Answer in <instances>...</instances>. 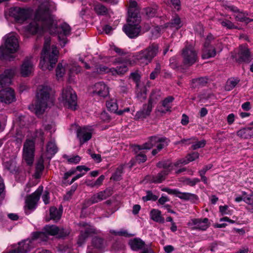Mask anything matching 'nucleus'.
<instances>
[{
    "label": "nucleus",
    "mask_w": 253,
    "mask_h": 253,
    "mask_svg": "<svg viewBox=\"0 0 253 253\" xmlns=\"http://www.w3.org/2000/svg\"><path fill=\"white\" fill-rule=\"evenodd\" d=\"M34 70V63L32 58L25 59L20 68V73L23 77H27L32 74Z\"/></svg>",
    "instance_id": "nucleus-19"
},
{
    "label": "nucleus",
    "mask_w": 253,
    "mask_h": 253,
    "mask_svg": "<svg viewBox=\"0 0 253 253\" xmlns=\"http://www.w3.org/2000/svg\"><path fill=\"white\" fill-rule=\"evenodd\" d=\"M173 100V98L171 96H169L163 101L162 105L164 107V109L161 110H159V111L163 113H165L167 112L170 111L171 103Z\"/></svg>",
    "instance_id": "nucleus-33"
},
{
    "label": "nucleus",
    "mask_w": 253,
    "mask_h": 253,
    "mask_svg": "<svg viewBox=\"0 0 253 253\" xmlns=\"http://www.w3.org/2000/svg\"><path fill=\"white\" fill-rule=\"evenodd\" d=\"M207 79L206 78L193 79L192 81V86L196 87L198 86L204 85L207 83Z\"/></svg>",
    "instance_id": "nucleus-40"
},
{
    "label": "nucleus",
    "mask_w": 253,
    "mask_h": 253,
    "mask_svg": "<svg viewBox=\"0 0 253 253\" xmlns=\"http://www.w3.org/2000/svg\"><path fill=\"white\" fill-rule=\"evenodd\" d=\"M36 177L37 178L39 177L41 172L43 169L44 166L43 165L42 161H39L37 165H36Z\"/></svg>",
    "instance_id": "nucleus-46"
},
{
    "label": "nucleus",
    "mask_w": 253,
    "mask_h": 253,
    "mask_svg": "<svg viewBox=\"0 0 253 253\" xmlns=\"http://www.w3.org/2000/svg\"><path fill=\"white\" fill-rule=\"evenodd\" d=\"M106 244V242L100 238L95 237L92 240V245L96 249H102L105 247Z\"/></svg>",
    "instance_id": "nucleus-37"
},
{
    "label": "nucleus",
    "mask_w": 253,
    "mask_h": 253,
    "mask_svg": "<svg viewBox=\"0 0 253 253\" xmlns=\"http://www.w3.org/2000/svg\"><path fill=\"white\" fill-rule=\"evenodd\" d=\"M50 42L49 39H45L41 53L40 66L44 71L52 70L58 59L59 51L56 46L50 45Z\"/></svg>",
    "instance_id": "nucleus-5"
},
{
    "label": "nucleus",
    "mask_w": 253,
    "mask_h": 253,
    "mask_svg": "<svg viewBox=\"0 0 253 253\" xmlns=\"http://www.w3.org/2000/svg\"><path fill=\"white\" fill-rule=\"evenodd\" d=\"M4 44L0 47V59L10 60L14 58V53L19 48L18 35L13 32L3 37Z\"/></svg>",
    "instance_id": "nucleus-6"
},
{
    "label": "nucleus",
    "mask_w": 253,
    "mask_h": 253,
    "mask_svg": "<svg viewBox=\"0 0 253 253\" xmlns=\"http://www.w3.org/2000/svg\"><path fill=\"white\" fill-rule=\"evenodd\" d=\"M129 245L131 249L135 251L143 249L145 247L144 242L140 239H134L129 242Z\"/></svg>",
    "instance_id": "nucleus-27"
},
{
    "label": "nucleus",
    "mask_w": 253,
    "mask_h": 253,
    "mask_svg": "<svg viewBox=\"0 0 253 253\" xmlns=\"http://www.w3.org/2000/svg\"><path fill=\"white\" fill-rule=\"evenodd\" d=\"M88 154L96 162L100 163L101 161V156L99 154L93 153L90 150H88Z\"/></svg>",
    "instance_id": "nucleus-52"
},
{
    "label": "nucleus",
    "mask_w": 253,
    "mask_h": 253,
    "mask_svg": "<svg viewBox=\"0 0 253 253\" xmlns=\"http://www.w3.org/2000/svg\"><path fill=\"white\" fill-rule=\"evenodd\" d=\"M140 19L137 22L136 18H128V24L123 27V31L130 38H134L137 37L140 33V26L139 24Z\"/></svg>",
    "instance_id": "nucleus-11"
},
{
    "label": "nucleus",
    "mask_w": 253,
    "mask_h": 253,
    "mask_svg": "<svg viewBox=\"0 0 253 253\" xmlns=\"http://www.w3.org/2000/svg\"><path fill=\"white\" fill-rule=\"evenodd\" d=\"M82 69L76 63L61 62L58 64L56 69V76L58 80H62L66 75L69 81H73L77 75L81 72Z\"/></svg>",
    "instance_id": "nucleus-7"
},
{
    "label": "nucleus",
    "mask_w": 253,
    "mask_h": 253,
    "mask_svg": "<svg viewBox=\"0 0 253 253\" xmlns=\"http://www.w3.org/2000/svg\"><path fill=\"white\" fill-rule=\"evenodd\" d=\"M106 106L107 108L111 111L115 112L117 111L118 106L116 103V101L114 99H111L108 101L106 103Z\"/></svg>",
    "instance_id": "nucleus-42"
},
{
    "label": "nucleus",
    "mask_w": 253,
    "mask_h": 253,
    "mask_svg": "<svg viewBox=\"0 0 253 253\" xmlns=\"http://www.w3.org/2000/svg\"><path fill=\"white\" fill-rule=\"evenodd\" d=\"M189 122L188 118L185 115H182V118L181 121L183 125H186Z\"/></svg>",
    "instance_id": "nucleus-64"
},
{
    "label": "nucleus",
    "mask_w": 253,
    "mask_h": 253,
    "mask_svg": "<svg viewBox=\"0 0 253 253\" xmlns=\"http://www.w3.org/2000/svg\"><path fill=\"white\" fill-rule=\"evenodd\" d=\"M75 191V188L73 190H70V191L68 192L64 196V199L65 200H69L71 196H72L73 193Z\"/></svg>",
    "instance_id": "nucleus-58"
},
{
    "label": "nucleus",
    "mask_w": 253,
    "mask_h": 253,
    "mask_svg": "<svg viewBox=\"0 0 253 253\" xmlns=\"http://www.w3.org/2000/svg\"><path fill=\"white\" fill-rule=\"evenodd\" d=\"M199 156V154L197 152H193L191 154H188L185 158L178 161L175 164V166H178L179 164L186 165L198 159Z\"/></svg>",
    "instance_id": "nucleus-28"
},
{
    "label": "nucleus",
    "mask_w": 253,
    "mask_h": 253,
    "mask_svg": "<svg viewBox=\"0 0 253 253\" xmlns=\"http://www.w3.org/2000/svg\"><path fill=\"white\" fill-rule=\"evenodd\" d=\"M42 191L43 187L40 186L34 193L27 198L26 207L29 210H34L35 209L36 204L39 200L40 195Z\"/></svg>",
    "instance_id": "nucleus-18"
},
{
    "label": "nucleus",
    "mask_w": 253,
    "mask_h": 253,
    "mask_svg": "<svg viewBox=\"0 0 253 253\" xmlns=\"http://www.w3.org/2000/svg\"><path fill=\"white\" fill-rule=\"evenodd\" d=\"M76 169V170H78L80 172L82 171V170H83L85 171H88L89 170V169L88 168H87L84 166H79L77 167Z\"/></svg>",
    "instance_id": "nucleus-61"
},
{
    "label": "nucleus",
    "mask_w": 253,
    "mask_h": 253,
    "mask_svg": "<svg viewBox=\"0 0 253 253\" xmlns=\"http://www.w3.org/2000/svg\"><path fill=\"white\" fill-rule=\"evenodd\" d=\"M43 133L41 129H40V130H37L34 133L33 135L31 136V137L33 139H39L41 140V141L42 142H43Z\"/></svg>",
    "instance_id": "nucleus-48"
},
{
    "label": "nucleus",
    "mask_w": 253,
    "mask_h": 253,
    "mask_svg": "<svg viewBox=\"0 0 253 253\" xmlns=\"http://www.w3.org/2000/svg\"><path fill=\"white\" fill-rule=\"evenodd\" d=\"M219 209V211L222 215H231L232 214V212L228 210V207L227 206H220Z\"/></svg>",
    "instance_id": "nucleus-49"
},
{
    "label": "nucleus",
    "mask_w": 253,
    "mask_h": 253,
    "mask_svg": "<svg viewBox=\"0 0 253 253\" xmlns=\"http://www.w3.org/2000/svg\"><path fill=\"white\" fill-rule=\"evenodd\" d=\"M212 38V36L207 37V41L205 43L203 51L202 57L204 59H208L213 57L216 55V49L214 47L210 45L208 41Z\"/></svg>",
    "instance_id": "nucleus-20"
},
{
    "label": "nucleus",
    "mask_w": 253,
    "mask_h": 253,
    "mask_svg": "<svg viewBox=\"0 0 253 253\" xmlns=\"http://www.w3.org/2000/svg\"><path fill=\"white\" fill-rule=\"evenodd\" d=\"M103 30L107 34H110L112 31L113 29L109 25H105L103 28Z\"/></svg>",
    "instance_id": "nucleus-60"
},
{
    "label": "nucleus",
    "mask_w": 253,
    "mask_h": 253,
    "mask_svg": "<svg viewBox=\"0 0 253 253\" xmlns=\"http://www.w3.org/2000/svg\"><path fill=\"white\" fill-rule=\"evenodd\" d=\"M139 13V10L137 7V2L134 0H130L128 9V18H136V21L138 22L140 19Z\"/></svg>",
    "instance_id": "nucleus-24"
},
{
    "label": "nucleus",
    "mask_w": 253,
    "mask_h": 253,
    "mask_svg": "<svg viewBox=\"0 0 253 253\" xmlns=\"http://www.w3.org/2000/svg\"><path fill=\"white\" fill-rule=\"evenodd\" d=\"M94 10L98 15H104L107 13V8L104 5L100 3L94 5Z\"/></svg>",
    "instance_id": "nucleus-38"
},
{
    "label": "nucleus",
    "mask_w": 253,
    "mask_h": 253,
    "mask_svg": "<svg viewBox=\"0 0 253 253\" xmlns=\"http://www.w3.org/2000/svg\"><path fill=\"white\" fill-rule=\"evenodd\" d=\"M168 145V141L166 138L155 136L151 137L149 140L143 145L141 149L149 150L153 147H156V149H153L152 152V155H155L158 152Z\"/></svg>",
    "instance_id": "nucleus-9"
},
{
    "label": "nucleus",
    "mask_w": 253,
    "mask_h": 253,
    "mask_svg": "<svg viewBox=\"0 0 253 253\" xmlns=\"http://www.w3.org/2000/svg\"><path fill=\"white\" fill-rule=\"evenodd\" d=\"M61 213V211H58L56 208L51 207L50 209V218L54 221H57L60 218Z\"/></svg>",
    "instance_id": "nucleus-36"
},
{
    "label": "nucleus",
    "mask_w": 253,
    "mask_h": 253,
    "mask_svg": "<svg viewBox=\"0 0 253 253\" xmlns=\"http://www.w3.org/2000/svg\"><path fill=\"white\" fill-rule=\"evenodd\" d=\"M238 136L244 138L248 139L253 136V128L251 127L243 128L237 132Z\"/></svg>",
    "instance_id": "nucleus-29"
},
{
    "label": "nucleus",
    "mask_w": 253,
    "mask_h": 253,
    "mask_svg": "<svg viewBox=\"0 0 253 253\" xmlns=\"http://www.w3.org/2000/svg\"><path fill=\"white\" fill-rule=\"evenodd\" d=\"M54 7V4L49 1L40 5L36 12L34 20L24 28V33L27 37L35 34L41 35L46 32L57 34L60 45L64 46L67 41V37L70 34L71 28L67 23L57 27V20L51 14Z\"/></svg>",
    "instance_id": "nucleus-1"
},
{
    "label": "nucleus",
    "mask_w": 253,
    "mask_h": 253,
    "mask_svg": "<svg viewBox=\"0 0 253 253\" xmlns=\"http://www.w3.org/2000/svg\"><path fill=\"white\" fill-rule=\"evenodd\" d=\"M220 24L223 27L227 29H233L237 28V27L231 21L228 20L222 21Z\"/></svg>",
    "instance_id": "nucleus-43"
},
{
    "label": "nucleus",
    "mask_w": 253,
    "mask_h": 253,
    "mask_svg": "<svg viewBox=\"0 0 253 253\" xmlns=\"http://www.w3.org/2000/svg\"><path fill=\"white\" fill-rule=\"evenodd\" d=\"M151 218L157 222L164 223L165 219L162 216L161 212L158 210L153 209L150 212Z\"/></svg>",
    "instance_id": "nucleus-30"
},
{
    "label": "nucleus",
    "mask_w": 253,
    "mask_h": 253,
    "mask_svg": "<svg viewBox=\"0 0 253 253\" xmlns=\"http://www.w3.org/2000/svg\"><path fill=\"white\" fill-rule=\"evenodd\" d=\"M243 201L248 205V210L253 212V192L250 194L243 192Z\"/></svg>",
    "instance_id": "nucleus-32"
},
{
    "label": "nucleus",
    "mask_w": 253,
    "mask_h": 253,
    "mask_svg": "<svg viewBox=\"0 0 253 253\" xmlns=\"http://www.w3.org/2000/svg\"><path fill=\"white\" fill-rule=\"evenodd\" d=\"M169 200L168 199V198L167 197V196H162L159 199V203L161 204V205H163L166 202H167V201H168Z\"/></svg>",
    "instance_id": "nucleus-59"
},
{
    "label": "nucleus",
    "mask_w": 253,
    "mask_h": 253,
    "mask_svg": "<svg viewBox=\"0 0 253 253\" xmlns=\"http://www.w3.org/2000/svg\"><path fill=\"white\" fill-rule=\"evenodd\" d=\"M105 177L104 175H102L100 176L95 181L93 186H99L100 185L102 181L104 180Z\"/></svg>",
    "instance_id": "nucleus-57"
},
{
    "label": "nucleus",
    "mask_w": 253,
    "mask_h": 253,
    "mask_svg": "<svg viewBox=\"0 0 253 253\" xmlns=\"http://www.w3.org/2000/svg\"><path fill=\"white\" fill-rule=\"evenodd\" d=\"M106 198V195L104 192H100L94 195L90 199L89 202L90 204L98 203Z\"/></svg>",
    "instance_id": "nucleus-35"
},
{
    "label": "nucleus",
    "mask_w": 253,
    "mask_h": 253,
    "mask_svg": "<svg viewBox=\"0 0 253 253\" xmlns=\"http://www.w3.org/2000/svg\"><path fill=\"white\" fill-rule=\"evenodd\" d=\"M93 132V128L91 126H84L79 129L77 135L81 144L90 140Z\"/></svg>",
    "instance_id": "nucleus-16"
},
{
    "label": "nucleus",
    "mask_w": 253,
    "mask_h": 253,
    "mask_svg": "<svg viewBox=\"0 0 253 253\" xmlns=\"http://www.w3.org/2000/svg\"><path fill=\"white\" fill-rule=\"evenodd\" d=\"M236 60L239 62H249L251 60V54L249 49L246 45L239 46L233 56Z\"/></svg>",
    "instance_id": "nucleus-17"
},
{
    "label": "nucleus",
    "mask_w": 253,
    "mask_h": 253,
    "mask_svg": "<svg viewBox=\"0 0 253 253\" xmlns=\"http://www.w3.org/2000/svg\"><path fill=\"white\" fill-rule=\"evenodd\" d=\"M227 8L231 11L236 13L235 17V19L238 21L248 23L253 20L252 19H250L247 17L248 15L247 13L240 11L237 7L233 5H231L228 6Z\"/></svg>",
    "instance_id": "nucleus-21"
},
{
    "label": "nucleus",
    "mask_w": 253,
    "mask_h": 253,
    "mask_svg": "<svg viewBox=\"0 0 253 253\" xmlns=\"http://www.w3.org/2000/svg\"><path fill=\"white\" fill-rule=\"evenodd\" d=\"M54 94V91L49 86H40L38 90L36 102L34 105L30 107V109L34 111L36 115L39 116L47 106L53 104Z\"/></svg>",
    "instance_id": "nucleus-4"
},
{
    "label": "nucleus",
    "mask_w": 253,
    "mask_h": 253,
    "mask_svg": "<svg viewBox=\"0 0 253 253\" xmlns=\"http://www.w3.org/2000/svg\"><path fill=\"white\" fill-rule=\"evenodd\" d=\"M140 210V206L139 205H135L133 207L132 212H133V214H136L138 213Z\"/></svg>",
    "instance_id": "nucleus-63"
},
{
    "label": "nucleus",
    "mask_w": 253,
    "mask_h": 253,
    "mask_svg": "<svg viewBox=\"0 0 253 253\" xmlns=\"http://www.w3.org/2000/svg\"><path fill=\"white\" fill-rule=\"evenodd\" d=\"M189 225L193 226V228L202 230L207 229L210 225L209 219L207 218L203 219H192L189 222Z\"/></svg>",
    "instance_id": "nucleus-22"
},
{
    "label": "nucleus",
    "mask_w": 253,
    "mask_h": 253,
    "mask_svg": "<svg viewBox=\"0 0 253 253\" xmlns=\"http://www.w3.org/2000/svg\"><path fill=\"white\" fill-rule=\"evenodd\" d=\"M146 159V155L140 153L136 156V161L138 163L144 162Z\"/></svg>",
    "instance_id": "nucleus-54"
},
{
    "label": "nucleus",
    "mask_w": 253,
    "mask_h": 253,
    "mask_svg": "<svg viewBox=\"0 0 253 253\" xmlns=\"http://www.w3.org/2000/svg\"><path fill=\"white\" fill-rule=\"evenodd\" d=\"M159 52V46L157 44H152L143 50L136 53L133 56L132 60H126L124 61L117 60L113 58H109V61L104 60L112 65L116 66V68H109L105 66L100 65L96 68L98 74L108 73L113 76L121 75L125 74L128 70V66L135 64L141 66L148 64L155 57Z\"/></svg>",
    "instance_id": "nucleus-2"
},
{
    "label": "nucleus",
    "mask_w": 253,
    "mask_h": 253,
    "mask_svg": "<svg viewBox=\"0 0 253 253\" xmlns=\"http://www.w3.org/2000/svg\"><path fill=\"white\" fill-rule=\"evenodd\" d=\"M182 57L184 64L191 65L194 64L197 59V54L192 44L186 45L183 50Z\"/></svg>",
    "instance_id": "nucleus-13"
},
{
    "label": "nucleus",
    "mask_w": 253,
    "mask_h": 253,
    "mask_svg": "<svg viewBox=\"0 0 253 253\" xmlns=\"http://www.w3.org/2000/svg\"><path fill=\"white\" fill-rule=\"evenodd\" d=\"M170 25L172 27L178 30L182 26V23L179 17L175 16L171 19Z\"/></svg>",
    "instance_id": "nucleus-39"
},
{
    "label": "nucleus",
    "mask_w": 253,
    "mask_h": 253,
    "mask_svg": "<svg viewBox=\"0 0 253 253\" xmlns=\"http://www.w3.org/2000/svg\"><path fill=\"white\" fill-rule=\"evenodd\" d=\"M82 227L81 235H80L77 243L79 246H81L84 243L86 239L91 234H97L98 230L95 229L92 226L86 223H81Z\"/></svg>",
    "instance_id": "nucleus-15"
},
{
    "label": "nucleus",
    "mask_w": 253,
    "mask_h": 253,
    "mask_svg": "<svg viewBox=\"0 0 253 253\" xmlns=\"http://www.w3.org/2000/svg\"><path fill=\"white\" fill-rule=\"evenodd\" d=\"M239 81L237 79H229L225 86V89L227 90H230L232 89L238 84Z\"/></svg>",
    "instance_id": "nucleus-41"
},
{
    "label": "nucleus",
    "mask_w": 253,
    "mask_h": 253,
    "mask_svg": "<svg viewBox=\"0 0 253 253\" xmlns=\"http://www.w3.org/2000/svg\"><path fill=\"white\" fill-rule=\"evenodd\" d=\"M142 199L144 201H147L149 200L155 201L157 199V197L155 195H154L151 192H148L147 195L143 197Z\"/></svg>",
    "instance_id": "nucleus-50"
},
{
    "label": "nucleus",
    "mask_w": 253,
    "mask_h": 253,
    "mask_svg": "<svg viewBox=\"0 0 253 253\" xmlns=\"http://www.w3.org/2000/svg\"><path fill=\"white\" fill-rule=\"evenodd\" d=\"M124 167L123 166H119L117 169L116 172L113 174L112 178L115 180H118L123 172Z\"/></svg>",
    "instance_id": "nucleus-44"
},
{
    "label": "nucleus",
    "mask_w": 253,
    "mask_h": 253,
    "mask_svg": "<svg viewBox=\"0 0 253 253\" xmlns=\"http://www.w3.org/2000/svg\"><path fill=\"white\" fill-rule=\"evenodd\" d=\"M33 10L31 8H21L20 7H11L9 10V15L13 17L16 22L23 23L30 18Z\"/></svg>",
    "instance_id": "nucleus-10"
},
{
    "label": "nucleus",
    "mask_w": 253,
    "mask_h": 253,
    "mask_svg": "<svg viewBox=\"0 0 253 253\" xmlns=\"http://www.w3.org/2000/svg\"><path fill=\"white\" fill-rule=\"evenodd\" d=\"M206 145V141L202 140L201 141L197 142L196 143L192 145V147L193 149L196 150L198 148H203Z\"/></svg>",
    "instance_id": "nucleus-51"
},
{
    "label": "nucleus",
    "mask_w": 253,
    "mask_h": 253,
    "mask_svg": "<svg viewBox=\"0 0 253 253\" xmlns=\"http://www.w3.org/2000/svg\"><path fill=\"white\" fill-rule=\"evenodd\" d=\"M169 171L168 169H164L159 173L157 175L153 177L152 182L158 183L162 182L165 179L166 175L169 174Z\"/></svg>",
    "instance_id": "nucleus-34"
},
{
    "label": "nucleus",
    "mask_w": 253,
    "mask_h": 253,
    "mask_svg": "<svg viewBox=\"0 0 253 253\" xmlns=\"http://www.w3.org/2000/svg\"><path fill=\"white\" fill-rule=\"evenodd\" d=\"M81 158L78 155L72 156L70 157H68L67 158V161L69 163L71 164H78L81 161Z\"/></svg>",
    "instance_id": "nucleus-47"
},
{
    "label": "nucleus",
    "mask_w": 253,
    "mask_h": 253,
    "mask_svg": "<svg viewBox=\"0 0 253 253\" xmlns=\"http://www.w3.org/2000/svg\"><path fill=\"white\" fill-rule=\"evenodd\" d=\"M2 160L4 167L8 170H12L14 169L16 165L15 156H10L9 154H3Z\"/></svg>",
    "instance_id": "nucleus-25"
},
{
    "label": "nucleus",
    "mask_w": 253,
    "mask_h": 253,
    "mask_svg": "<svg viewBox=\"0 0 253 253\" xmlns=\"http://www.w3.org/2000/svg\"><path fill=\"white\" fill-rule=\"evenodd\" d=\"M89 90L93 95L103 98L107 96L109 93V87L103 82L95 83L90 87Z\"/></svg>",
    "instance_id": "nucleus-14"
},
{
    "label": "nucleus",
    "mask_w": 253,
    "mask_h": 253,
    "mask_svg": "<svg viewBox=\"0 0 253 253\" xmlns=\"http://www.w3.org/2000/svg\"><path fill=\"white\" fill-rule=\"evenodd\" d=\"M16 73V69L5 70L0 74V101L6 104L11 103L16 100L14 90L11 87H6L10 85L12 79Z\"/></svg>",
    "instance_id": "nucleus-3"
},
{
    "label": "nucleus",
    "mask_w": 253,
    "mask_h": 253,
    "mask_svg": "<svg viewBox=\"0 0 253 253\" xmlns=\"http://www.w3.org/2000/svg\"><path fill=\"white\" fill-rule=\"evenodd\" d=\"M35 142L34 140L27 139L24 144L23 158L27 165L31 166L34 160Z\"/></svg>",
    "instance_id": "nucleus-12"
},
{
    "label": "nucleus",
    "mask_w": 253,
    "mask_h": 253,
    "mask_svg": "<svg viewBox=\"0 0 253 253\" xmlns=\"http://www.w3.org/2000/svg\"><path fill=\"white\" fill-rule=\"evenodd\" d=\"M161 68L159 65H157L154 71H153L150 74V79L154 80L158 76L160 72Z\"/></svg>",
    "instance_id": "nucleus-53"
},
{
    "label": "nucleus",
    "mask_w": 253,
    "mask_h": 253,
    "mask_svg": "<svg viewBox=\"0 0 253 253\" xmlns=\"http://www.w3.org/2000/svg\"><path fill=\"white\" fill-rule=\"evenodd\" d=\"M146 14L149 17H152L155 16L157 12V7H148L145 9Z\"/></svg>",
    "instance_id": "nucleus-45"
},
{
    "label": "nucleus",
    "mask_w": 253,
    "mask_h": 253,
    "mask_svg": "<svg viewBox=\"0 0 253 253\" xmlns=\"http://www.w3.org/2000/svg\"><path fill=\"white\" fill-rule=\"evenodd\" d=\"M59 100L65 106L73 110L77 105V95L70 86L63 88Z\"/></svg>",
    "instance_id": "nucleus-8"
},
{
    "label": "nucleus",
    "mask_w": 253,
    "mask_h": 253,
    "mask_svg": "<svg viewBox=\"0 0 253 253\" xmlns=\"http://www.w3.org/2000/svg\"><path fill=\"white\" fill-rule=\"evenodd\" d=\"M171 3L174 8L179 10L180 8V2L179 0H170Z\"/></svg>",
    "instance_id": "nucleus-56"
},
{
    "label": "nucleus",
    "mask_w": 253,
    "mask_h": 253,
    "mask_svg": "<svg viewBox=\"0 0 253 253\" xmlns=\"http://www.w3.org/2000/svg\"><path fill=\"white\" fill-rule=\"evenodd\" d=\"M42 199L45 205L49 203V193L47 191H45L43 193L42 196Z\"/></svg>",
    "instance_id": "nucleus-55"
},
{
    "label": "nucleus",
    "mask_w": 253,
    "mask_h": 253,
    "mask_svg": "<svg viewBox=\"0 0 253 253\" xmlns=\"http://www.w3.org/2000/svg\"><path fill=\"white\" fill-rule=\"evenodd\" d=\"M234 115L233 114H229L227 117V122L228 124H231L234 121Z\"/></svg>",
    "instance_id": "nucleus-62"
},
{
    "label": "nucleus",
    "mask_w": 253,
    "mask_h": 253,
    "mask_svg": "<svg viewBox=\"0 0 253 253\" xmlns=\"http://www.w3.org/2000/svg\"><path fill=\"white\" fill-rule=\"evenodd\" d=\"M57 150L58 149L54 141H50L48 143L46 146V152L48 155L47 157L50 158L57 152Z\"/></svg>",
    "instance_id": "nucleus-31"
},
{
    "label": "nucleus",
    "mask_w": 253,
    "mask_h": 253,
    "mask_svg": "<svg viewBox=\"0 0 253 253\" xmlns=\"http://www.w3.org/2000/svg\"><path fill=\"white\" fill-rule=\"evenodd\" d=\"M152 109V103L151 100H150L147 104L144 105L142 108L137 112L134 116V119L135 120H139L145 118L150 114Z\"/></svg>",
    "instance_id": "nucleus-23"
},
{
    "label": "nucleus",
    "mask_w": 253,
    "mask_h": 253,
    "mask_svg": "<svg viewBox=\"0 0 253 253\" xmlns=\"http://www.w3.org/2000/svg\"><path fill=\"white\" fill-rule=\"evenodd\" d=\"M163 191L167 192L169 194L173 195L175 196L184 200H188L194 196V195L189 193H182L176 189L164 188L162 189Z\"/></svg>",
    "instance_id": "nucleus-26"
}]
</instances>
